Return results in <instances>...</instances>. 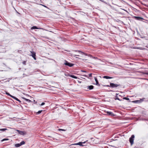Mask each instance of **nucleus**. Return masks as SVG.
<instances>
[{
  "mask_svg": "<svg viewBox=\"0 0 148 148\" xmlns=\"http://www.w3.org/2000/svg\"><path fill=\"white\" fill-rule=\"evenodd\" d=\"M135 137L134 135H132L131 137L130 138V143L131 145H132L134 143V140Z\"/></svg>",
  "mask_w": 148,
  "mask_h": 148,
  "instance_id": "obj_2",
  "label": "nucleus"
},
{
  "mask_svg": "<svg viewBox=\"0 0 148 148\" xmlns=\"http://www.w3.org/2000/svg\"><path fill=\"white\" fill-rule=\"evenodd\" d=\"M133 97V96H130V97Z\"/></svg>",
  "mask_w": 148,
  "mask_h": 148,
  "instance_id": "obj_35",
  "label": "nucleus"
},
{
  "mask_svg": "<svg viewBox=\"0 0 148 148\" xmlns=\"http://www.w3.org/2000/svg\"><path fill=\"white\" fill-rule=\"evenodd\" d=\"M103 78H106V79H111L112 77H110L107 76H104L103 77Z\"/></svg>",
  "mask_w": 148,
  "mask_h": 148,
  "instance_id": "obj_14",
  "label": "nucleus"
},
{
  "mask_svg": "<svg viewBox=\"0 0 148 148\" xmlns=\"http://www.w3.org/2000/svg\"><path fill=\"white\" fill-rule=\"evenodd\" d=\"M12 97L13 98V99H15L16 100L18 101L19 103H21V101L19 100L18 98H17L16 97L12 96Z\"/></svg>",
  "mask_w": 148,
  "mask_h": 148,
  "instance_id": "obj_13",
  "label": "nucleus"
},
{
  "mask_svg": "<svg viewBox=\"0 0 148 148\" xmlns=\"http://www.w3.org/2000/svg\"><path fill=\"white\" fill-rule=\"evenodd\" d=\"M143 100V99H140V100H136L135 101H131L134 103H139L142 102Z\"/></svg>",
  "mask_w": 148,
  "mask_h": 148,
  "instance_id": "obj_4",
  "label": "nucleus"
},
{
  "mask_svg": "<svg viewBox=\"0 0 148 148\" xmlns=\"http://www.w3.org/2000/svg\"><path fill=\"white\" fill-rule=\"evenodd\" d=\"M133 18H134L135 19L139 21H141L143 19V18L142 17L138 16H134L133 17Z\"/></svg>",
  "mask_w": 148,
  "mask_h": 148,
  "instance_id": "obj_9",
  "label": "nucleus"
},
{
  "mask_svg": "<svg viewBox=\"0 0 148 148\" xmlns=\"http://www.w3.org/2000/svg\"><path fill=\"white\" fill-rule=\"evenodd\" d=\"M134 49H136V47L134 48Z\"/></svg>",
  "mask_w": 148,
  "mask_h": 148,
  "instance_id": "obj_34",
  "label": "nucleus"
},
{
  "mask_svg": "<svg viewBox=\"0 0 148 148\" xmlns=\"http://www.w3.org/2000/svg\"><path fill=\"white\" fill-rule=\"evenodd\" d=\"M88 141V140H87L86 141H85L83 142H79L78 143H74L72 144V145H79L81 146H83L84 145H82L83 143H86V142H87Z\"/></svg>",
  "mask_w": 148,
  "mask_h": 148,
  "instance_id": "obj_3",
  "label": "nucleus"
},
{
  "mask_svg": "<svg viewBox=\"0 0 148 148\" xmlns=\"http://www.w3.org/2000/svg\"><path fill=\"white\" fill-rule=\"evenodd\" d=\"M106 112L108 115H111L112 116H114V114L111 112L107 111Z\"/></svg>",
  "mask_w": 148,
  "mask_h": 148,
  "instance_id": "obj_11",
  "label": "nucleus"
},
{
  "mask_svg": "<svg viewBox=\"0 0 148 148\" xmlns=\"http://www.w3.org/2000/svg\"><path fill=\"white\" fill-rule=\"evenodd\" d=\"M25 142L24 141H21L20 143V144L21 145V146L22 145L24 144H25Z\"/></svg>",
  "mask_w": 148,
  "mask_h": 148,
  "instance_id": "obj_20",
  "label": "nucleus"
},
{
  "mask_svg": "<svg viewBox=\"0 0 148 148\" xmlns=\"http://www.w3.org/2000/svg\"><path fill=\"white\" fill-rule=\"evenodd\" d=\"M95 80L96 82V84L99 86H100V84H99V82L97 80V78L96 77H95Z\"/></svg>",
  "mask_w": 148,
  "mask_h": 148,
  "instance_id": "obj_12",
  "label": "nucleus"
},
{
  "mask_svg": "<svg viewBox=\"0 0 148 148\" xmlns=\"http://www.w3.org/2000/svg\"><path fill=\"white\" fill-rule=\"evenodd\" d=\"M21 146L20 143H17L15 145V146L16 147H18Z\"/></svg>",
  "mask_w": 148,
  "mask_h": 148,
  "instance_id": "obj_16",
  "label": "nucleus"
},
{
  "mask_svg": "<svg viewBox=\"0 0 148 148\" xmlns=\"http://www.w3.org/2000/svg\"><path fill=\"white\" fill-rule=\"evenodd\" d=\"M26 61H24L23 62V64L24 65H25L26 64Z\"/></svg>",
  "mask_w": 148,
  "mask_h": 148,
  "instance_id": "obj_23",
  "label": "nucleus"
},
{
  "mask_svg": "<svg viewBox=\"0 0 148 148\" xmlns=\"http://www.w3.org/2000/svg\"><path fill=\"white\" fill-rule=\"evenodd\" d=\"M42 111V110H39V111L37 112V114H40L41 112Z\"/></svg>",
  "mask_w": 148,
  "mask_h": 148,
  "instance_id": "obj_22",
  "label": "nucleus"
},
{
  "mask_svg": "<svg viewBox=\"0 0 148 148\" xmlns=\"http://www.w3.org/2000/svg\"><path fill=\"white\" fill-rule=\"evenodd\" d=\"M120 86L119 84H115L113 83H110V87L112 88H116Z\"/></svg>",
  "mask_w": 148,
  "mask_h": 148,
  "instance_id": "obj_5",
  "label": "nucleus"
},
{
  "mask_svg": "<svg viewBox=\"0 0 148 148\" xmlns=\"http://www.w3.org/2000/svg\"><path fill=\"white\" fill-rule=\"evenodd\" d=\"M8 139H4L2 140V141H3L4 140H8Z\"/></svg>",
  "mask_w": 148,
  "mask_h": 148,
  "instance_id": "obj_25",
  "label": "nucleus"
},
{
  "mask_svg": "<svg viewBox=\"0 0 148 148\" xmlns=\"http://www.w3.org/2000/svg\"><path fill=\"white\" fill-rule=\"evenodd\" d=\"M64 64L66 66H69V67H72L73 66L74 64L71 63H69L66 61H65V62L64 63Z\"/></svg>",
  "mask_w": 148,
  "mask_h": 148,
  "instance_id": "obj_1",
  "label": "nucleus"
},
{
  "mask_svg": "<svg viewBox=\"0 0 148 148\" xmlns=\"http://www.w3.org/2000/svg\"><path fill=\"white\" fill-rule=\"evenodd\" d=\"M58 130L59 131H65V130L60 129H59Z\"/></svg>",
  "mask_w": 148,
  "mask_h": 148,
  "instance_id": "obj_24",
  "label": "nucleus"
},
{
  "mask_svg": "<svg viewBox=\"0 0 148 148\" xmlns=\"http://www.w3.org/2000/svg\"><path fill=\"white\" fill-rule=\"evenodd\" d=\"M82 71L84 72H86V71Z\"/></svg>",
  "mask_w": 148,
  "mask_h": 148,
  "instance_id": "obj_31",
  "label": "nucleus"
},
{
  "mask_svg": "<svg viewBox=\"0 0 148 148\" xmlns=\"http://www.w3.org/2000/svg\"><path fill=\"white\" fill-rule=\"evenodd\" d=\"M22 98L23 99H25V101H28V102H31V101L30 100H29V99H26V98H24V97H22Z\"/></svg>",
  "mask_w": 148,
  "mask_h": 148,
  "instance_id": "obj_15",
  "label": "nucleus"
},
{
  "mask_svg": "<svg viewBox=\"0 0 148 148\" xmlns=\"http://www.w3.org/2000/svg\"><path fill=\"white\" fill-rule=\"evenodd\" d=\"M107 86H108V87H110V86H109V85H107Z\"/></svg>",
  "mask_w": 148,
  "mask_h": 148,
  "instance_id": "obj_33",
  "label": "nucleus"
},
{
  "mask_svg": "<svg viewBox=\"0 0 148 148\" xmlns=\"http://www.w3.org/2000/svg\"><path fill=\"white\" fill-rule=\"evenodd\" d=\"M76 56H79V55H74L73 56L74 57H75Z\"/></svg>",
  "mask_w": 148,
  "mask_h": 148,
  "instance_id": "obj_29",
  "label": "nucleus"
},
{
  "mask_svg": "<svg viewBox=\"0 0 148 148\" xmlns=\"http://www.w3.org/2000/svg\"><path fill=\"white\" fill-rule=\"evenodd\" d=\"M30 52L31 53V55L30 56H32L35 60H36V53L33 51H30Z\"/></svg>",
  "mask_w": 148,
  "mask_h": 148,
  "instance_id": "obj_6",
  "label": "nucleus"
},
{
  "mask_svg": "<svg viewBox=\"0 0 148 148\" xmlns=\"http://www.w3.org/2000/svg\"><path fill=\"white\" fill-rule=\"evenodd\" d=\"M84 76L86 77V75H84Z\"/></svg>",
  "mask_w": 148,
  "mask_h": 148,
  "instance_id": "obj_36",
  "label": "nucleus"
},
{
  "mask_svg": "<svg viewBox=\"0 0 148 148\" xmlns=\"http://www.w3.org/2000/svg\"><path fill=\"white\" fill-rule=\"evenodd\" d=\"M124 99H125L127 100H129V99L128 98H126V97H125L124 98Z\"/></svg>",
  "mask_w": 148,
  "mask_h": 148,
  "instance_id": "obj_27",
  "label": "nucleus"
},
{
  "mask_svg": "<svg viewBox=\"0 0 148 148\" xmlns=\"http://www.w3.org/2000/svg\"><path fill=\"white\" fill-rule=\"evenodd\" d=\"M144 74H146L148 75V72L143 73Z\"/></svg>",
  "mask_w": 148,
  "mask_h": 148,
  "instance_id": "obj_30",
  "label": "nucleus"
},
{
  "mask_svg": "<svg viewBox=\"0 0 148 148\" xmlns=\"http://www.w3.org/2000/svg\"><path fill=\"white\" fill-rule=\"evenodd\" d=\"M45 103L44 102H42L41 104H40V106H43L44 105H45Z\"/></svg>",
  "mask_w": 148,
  "mask_h": 148,
  "instance_id": "obj_26",
  "label": "nucleus"
},
{
  "mask_svg": "<svg viewBox=\"0 0 148 148\" xmlns=\"http://www.w3.org/2000/svg\"><path fill=\"white\" fill-rule=\"evenodd\" d=\"M42 5L43 6H44V7H46V8H47L46 6H45V5Z\"/></svg>",
  "mask_w": 148,
  "mask_h": 148,
  "instance_id": "obj_32",
  "label": "nucleus"
},
{
  "mask_svg": "<svg viewBox=\"0 0 148 148\" xmlns=\"http://www.w3.org/2000/svg\"><path fill=\"white\" fill-rule=\"evenodd\" d=\"M77 51V52H78L79 53H82L83 54H84L85 55H86L85 53H84V52H83L81 51H76H76Z\"/></svg>",
  "mask_w": 148,
  "mask_h": 148,
  "instance_id": "obj_17",
  "label": "nucleus"
},
{
  "mask_svg": "<svg viewBox=\"0 0 148 148\" xmlns=\"http://www.w3.org/2000/svg\"><path fill=\"white\" fill-rule=\"evenodd\" d=\"M6 94L7 95H8V96H10V97H12V95H11L9 93H8V92H6Z\"/></svg>",
  "mask_w": 148,
  "mask_h": 148,
  "instance_id": "obj_21",
  "label": "nucleus"
},
{
  "mask_svg": "<svg viewBox=\"0 0 148 148\" xmlns=\"http://www.w3.org/2000/svg\"><path fill=\"white\" fill-rule=\"evenodd\" d=\"M119 97H121L120 95H119L118 94H116V95L115 96V100H118L119 101H121L122 100H121L119 98Z\"/></svg>",
  "mask_w": 148,
  "mask_h": 148,
  "instance_id": "obj_10",
  "label": "nucleus"
},
{
  "mask_svg": "<svg viewBox=\"0 0 148 148\" xmlns=\"http://www.w3.org/2000/svg\"><path fill=\"white\" fill-rule=\"evenodd\" d=\"M94 86L92 85L90 86H87L86 88L88 90H87V91L88 90H91L93 88Z\"/></svg>",
  "mask_w": 148,
  "mask_h": 148,
  "instance_id": "obj_8",
  "label": "nucleus"
},
{
  "mask_svg": "<svg viewBox=\"0 0 148 148\" xmlns=\"http://www.w3.org/2000/svg\"><path fill=\"white\" fill-rule=\"evenodd\" d=\"M92 73H90V74H89V77H92Z\"/></svg>",
  "mask_w": 148,
  "mask_h": 148,
  "instance_id": "obj_28",
  "label": "nucleus"
},
{
  "mask_svg": "<svg viewBox=\"0 0 148 148\" xmlns=\"http://www.w3.org/2000/svg\"><path fill=\"white\" fill-rule=\"evenodd\" d=\"M70 76L71 77H72L74 79H77V77H76L74 75H71Z\"/></svg>",
  "mask_w": 148,
  "mask_h": 148,
  "instance_id": "obj_19",
  "label": "nucleus"
},
{
  "mask_svg": "<svg viewBox=\"0 0 148 148\" xmlns=\"http://www.w3.org/2000/svg\"><path fill=\"white\" fill-rule=\"evenodd\" d=\"M39 29V28H38L37 27L35 26H34L32 27L31 28V29Z\"/></svg>",
  "mask_w": 148,
  "mask_h": 148,
  "instance_id": "obj_18",
  "label": "nucleus"
},
{
  "mask_svg": "<svg viewBox=\"0 0 148 148\" xmlns=\"http://www.w3.org/2000/svg\"><path fill=\"white\" fill-rule=\"evenodd\" d=\"M16 131L18 132L19 134L21 135H24L26 134V132L25 131H22L18 130H16Z\"/></svg>",
  "mask_w": 148,
  "mask_h": 148,
  "instance_id": "obj_7",
  "label": "nucleus"
}]
</instances>
